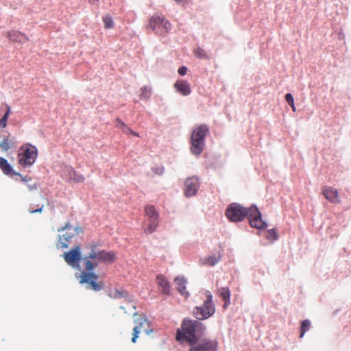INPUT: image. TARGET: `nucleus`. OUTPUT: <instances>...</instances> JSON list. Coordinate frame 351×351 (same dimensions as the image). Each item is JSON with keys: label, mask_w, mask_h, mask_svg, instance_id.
<instances>
[{"label": "nucleus", "mask_w": 351, "mask_h": 351, "mask_svg": "<svg viewBox=\"0 0 351 351\" xmlns=\"http://www.w3.org/2000/svg\"><path fill=\"white\" fill-rule=\"evenodd\" d=\"M204 330V326L199 321L184 319L181 328L176 331V339L184 340L191 346H193L197 342L198 337L203 334Z\"/></svg>", "instance_id": "obj_1"}, {"label": "nucleus", "mask_w": 351, "mask_h": 351, "mask_svg": "<svg viewBox=\"0 0 351 351\" xmlns=\"http://www.w3.org/2000/svg\"><path fill=\"white\" fill-rule=\"evenodd\" d=\"M208 132L207 125L202 124L196 127L191 133V151L193 154H200L204 147L205 136Z\"/></svg>", "instance_id": "obj_2"}, {"label": "nucleus", "mask_w": 351, "mask_h": 351, "mask_svg": "<svg viewBox=\"0 0 351 351\" xmlns=\"http://www.w3.org/2000/svg\"><path fill=\"white\" fill-rule=\"evenodd\" d=\"M38 156L37 148L29 143L23 145L19 151V164L23 167L32 166L36 161Z\"/></svg>", "instance_id": "obj_3"}, {"label": "nucleus", "mask_w": 351, "mask_h": 351, "mask_svg": "<svg viewBox=\"0 0 351 351\" xmlns=\"http://www.w3.org/2000/svg\"><path fill=\"white\" fill-rule=\"evenodd\" d=\"M58 231L59 232H64V233L59 236L58 247L67 248L71 239L75 236L82 233L83 229L80 226L73 227L67 223L64 227L59 228Z\"/></svg>", "instance_id": "obj_4"}, {"label": "nucleus", "mask_w": 351, "mask_h": 351, "mask_svg": "<svg viewBox=\"0 0 351 351\" xmlns=\"http://www.w3.org/2000/svg\"><path fill=\"white\" fill-rule=\"evenodd\" d=\"M206 300L202 306H196L194 309V316L199 320L206 319L211 316L215 312L214 305L212 302V295L210 292L205 293Z\"/></svg>", "instance_id": "obj_5"}, {"label": "nucleus", "mask_w": 351, "mask_h": 351, "mask_svg": "<svg viewBox=\"0 0 351 351\" xmlns=\"http://www.w3.org/2000/svg\"><path fill=\"white\" fill-rule=\"evenodd\" d=\"M149 25L156 34L159 35L168 33L171 29V24L169 21L157 14L151 17Z\"/></svg>", "instance_id": "obj_6"}, {"label": "nucleus", "mask_w": 351, "mask_h": 351, "mask_svg": "<svg viewBox=\"0 0 351 351\" xmlns=\"http://www.w3.org/2000/svg\"><path fill=\"white\" fill-rule=\"evenodd\" d=\"M226 215L232 221H241L248 215V209L239 204L232 203L227 208Z\"/></svg>", "instance_id": "obj_7"}, {"label": "nucleus", "mask_w": 351, "mask_h": 351, "mask_svg": "<svg viewBox=\"0 0 351 351\" xmlns=\"http://www.w3.org/2000/svg\"><path fill=\"white\" fill-rule=\"evenodd\" d=\"M97 278L98 276L93 272L83 271L80 276L79 282L80 284L87 283L91 289L99 291L104 289V284L102 281L97 282Z\"/></svg>", "instance_id": "obj_8"}, {"label": "nucleus", "mask_w": 351, "mask_h": 351, "mask_svg": "<svg viewBox=\"0 0 351 351\" xmlns=\"http://www.w3.org/2000/svg\"><path fill=\"white\" fill-rule=\"evenodd\" d=\"M250 224L252 227L257 229H265L267 228V223L262 219L261 213L256 205H252L248 208V215Z\"/></svg>", "instance_id": "obj_9"}, {"label": "nucleus", "mask_w": 351, "mask_h": 351, "mask_svg": "<svg viewBox=\"0 0 351 351\" xmlns=\"http://www.w3.org/2000/svg\"><path fill=\"white\" fill-rule=\"evenodd\" d=\"M65 262L74 267L79 266L81 260V248L77 245L69 252H64L63 254Z\"/></svg>", "instance_id": "obj_10"}, {"label": "nucleus", "mask_w": 351, "mask_h": 351, "mask_svg": "<svg viewBox=\"0 0 351 351\" xmlns=\"http://www.w3.org/2000/svg\"><path fill=\"white\" fill-rule=\"evenodd\" d=\"M184 193L186 197L195 195L199 187L198 178L195 176L188 178L184 182Z\"/></svg>", "instance_id": "obj_11"}, {"label": "nucleus", "mask_w": 351, "mask_h": 351, "mask_svg": "<svg viewBox=\"0 0 351 351\" xmlns=\"http://www.w3.org/2000/svg\"><path fill=\"white\" fill-rule=\"evenodd\" d=\"M189 351H217V341L205 339L193 345Z\"/></svg>", "instance_id": "obj_12"}, {"label": "nucleus", "mask_w": 351, "mask_h": 351, "mask_svg": "<svg viewBox=\"0 0 351 351\" xmlns=\"http://www.w3.org/2000/svg\"><path fill=\"white\" fill-rule=\"evenodd\" d=\"M322 193L325 198L330 202L335 204H339L341 203L339 192L336 189L330 186H324L322 188Z\"/></svg>", "instance_id": "obj_13"}, {"label": "nucleus", "mask_w": 351, "mask_h": 351, "mask_svg": "<svg viewBox=\"0 0 351 351\" xmlns=\"http://www.w3.org/2000/svg\"><path fill=\"white\" fill-rule=\"evenodd\" d=\"M173 87L175 88L176 90L182 96H187L191 93L190 84L184 80H177L174 83Z\"/></svg>", "instance_id": "obj_14"}, {"label": "nucleus", "mask_w": 351, "mask_h": 351, "mask_svg": "<svg viewBox=\"0 0 351 351\" xmlns=\"http://www.w3.org/2000/svg\"><path fill=\"white\" fill-rule=\"evenodd\" d=\"M7 37L12 43H25L29 41V37L18 30H11L8 32Z\"/></svg>", "instance_id": "obj_15"}, {"label": "nucleus", "mask_w": 351, "mask_h": 351, "mask_svg": "<svg viewBox=\"0 0 351 351\" xmlns=\"http://www.w3.org/2000/svg\"><path fill=\"white\" fill-rule=\"evenodd\" d=\"M156 282L164 294H166V295L170 294V293H171L170 285H169L168 280L166 279V278L163 275L158 274L156 276Z\"/></svg>", "instance_id": "obj_16"}, {"label": "nucleus", "mask_w": 351, "mask_h": 351, "mask_svg": "<svg viewBox=\"0 0 351 351\" xmlns=\"http://www.w3.org/2000/svg\"><path fill=\"white\" fill-rule=\"evenodd\" d=\"M149 322L147 319H142L138 325H136L133 328V333H132V342L135 343L136 341V339L138 337V334L141 332V330H144L146 332H148L147 326H148Z\"/></svg>", "instance_id": "obj_17"}, {"label": "nucleus", "mask_w": 351, "mask_h": 351, "mask_svg": "<svg viewBox=\"0 0 351 351\" xmlns=\"http://www.w3.org/2000/svg\"><path fill=\"white\" fill-rule=\"evenodd\" d=\"M0 169L5 175L10 176L13 175H16L19 176H21V174H20L19 173H16L14 171L12 166L8 163L7 160H5L3 157H0Z\"/></svg>", "instance_id": "obj_18"}, {"label": "nucleus", "mask_w": 351, "mask_h": 351, "mask_svg": "<svg viewBox=\"0 0 351 351\" xmlns=\"http://www.w3.org/2000/svg\"><path fill=\"white\" fill-rule=\"evenodd\" d=\"M16 142L14 137L9 134L3 138V140L0 142V149L3 152H7L9 149L15 147Z\"/></svg>", "instance_id": "obj_19"}, {"label": "nucleus", "mask_w": 351, "mask_h": 351, "mask_svg": "<svg viewBox=\"0 0 351 351\" xmlns=\"http://www.w3.org/2000/svg\"><path fill=\"white\" fill-rule=\"evenodd\" d=\"M98 247L99 244L97 242H91L90 243L86 245V248L90 251L87 257L88 258L100 261L101 255L100 251H97Z\"/></svg>", "instance_id": "obj_20"}, {"label": "nucleus", "mask_w": 351, "mask_h": 351, "mask_svg": "<svg viewBox=\"0 0 351 351\" xmlns=\"http://www.w3.org/2000/svg\"><path fill=\"white\" fill-rule=\"evenodd\" d=\"M176 284V289L178 292L185 298H187L189 295L186 289V280L184 277H176L174 280Z\"/></svg>", "instance_id": "obj_21"}, {"label": "nucleus", "mask_w": 351, "mask_h": 351, "mask_svg": "<svg viewBox=\"0 0 351 351\" xmlns=\"http://www.w3.org/2000/svg\"><path fill=\"white\" fill-rule=\"evenodd\" d=\"M100 262L112 263L116 259V253L114 252L100 251Z\"/></svg>", "instance_id": "obj_22"}, {"label": "nucleus", "mask_w": 351, "mask_h": 351, "mask_svg": "<svg viewBox=\"0 0 351 351\" xmlns=\"http://www.w3.org/2000/svg\"><path fill=\"white\" fill-rule=\"evenodd\" d=\"M230 291L228 288L221 289V298L224 301L223 308H226L230 304Z\"/></svg>", "instance_id": "obj_23"}, {"label": "nucleus", "mask_w": 351, "mask_h": 351, "mask_svg": "<svg viewBox=\"0 0 351 351\" xmlns=\"http://www.w3.org/2000/svg\"><path fill=\"white\" fill-rule=\"evenodd\" d=\"M145 212L149 219H158V215L154 206L147 205L145 208Z\"/></svg>", "instance_id": "obj_24"}, {"label": "nucleus", "mask_w": 351, "mask_h": 351, "mask_svg": "<svg viewBox=\"0 0 351 351\" xmlns=\"http://www.w3.org/2000/svg\"><path fill=\"white\" fill-rule=\"evenodd\" d=\"M69 179L75 182H82L84 180V178L82 175L77 174L73 169H70L69 171Z\"/></svg>", "instance_id": "obj_25"}, {"label": "nucleus", "mask_w": 351, "mask_h": 351, "mask_svg": "<svg viewBox=\"0 0 351 351\" xmlns=\"http://www.w3.org/2000/svg\"><path fill=\"white\" fill-rule=\"evenodd\" d=\"M158 219H149V224L144 231L147 234L153 233L157 228Z\"/></svg>", "instance_id": "obj_26"}, {"label": "nucleus", "mask_w": 351, "mask_h": 351, "mask_svg": "<svg viewBox=\"0 0 351 351\" xmlns=\"http://www.w3.org/2000/svg\"><path fill=\"white\" fill-rule=\"evenodd\" d=\"M6 111L3 116L0 119V128H5L7 126L8 119L11 114V108L6 105Z\"/></svg>", "instance_id": "obj_27"}, {"label": "nucleus", "mask_w": 351, "mask_h": 351, "mask_svg": "<svg viewBox=\"0 0 351 351\" xmlns=\"http://www.w3.org/2000/svg\"><path fill=\"white\" fill-rule=\"evenodd\" d=\"M6 111L3 116L0 119V128H5L7 126L8 119L11 114V108L6 105Z\"/></svg>", "instance_id": "obj_28"}, {"label": "nucleus", "mask_w": 351, "mask_h": 351, "mask_svg": "<svg viewBox=\"0 0 351 351\" xmlns=\"http://www.w3.org/2000/svg\"><path fill=\"white\" fill-rule=\"evenodd\" d=\"M218 262L217 258L215 256H209L207 258H202L200 260L201 265L207 266H213Z\"/></svg>", "instance_id": "obj_29"}, {"label": "nucleus", "mask_w": 351, "mask_h": 351, "mask_svg": "<svg viewBox=\"0 0 351 351\" xmlns=\"http://www.w3.org/2000/svg\"><path fill=\"white\" fill-rule=\"evenodd\" d=\"M152 90L147 86H143L141 88L140 97L141 99H148L151 96Z\"/></svg>", "instance_id": "obj_30"}, {"label": "nucleus", "mask_w": 351, "mask_h": 351, "mask_svg": "<svg viewBox=\"0 0 351 351\" xmlns=\"http://www.w3.org/2000/svg\"><path fill=\"white\" fill-rule=\"evenodd\" d=\"M311 326V322L308 319H305L302 322L300 337H303L305 332L308 331Z\"/></svg>", "instance_id": "obj_31"}, {"label": "nucleus", "mask_w": 351, "mask_h": 351, "mask_svg": "<svg viewBox=\"0 0 351 351\" xmlns=\"http://www.w3.org/2000/svg\"><path fill=\"white\" fill-rule=\"evenodd\" d=\"M109 295L112 298L118 299L125 296L127 295V293L124 291H119L118 289H115L114 291H112Z\"/></svg>", "instance_id": "obj_32"}, {"label": "nucleus", "mask_w": 351, "mask_h": 351, "mask_svg": "<svg viewBox=\"0 0 351 351\" xmlns=\"http://www.w3.org/2000/svg\"><path fill=\"white\" fill-rule=\"evenodd\" d=\"M103 22L104 23V27L106 29L112 28L114 25L112 19L110 15H106L104 16Z\"/></svg>", "instance_id": "obj_33"}, {"label": "nucleus", "mask_w": 351, "mask_h": 351, "mask_svg": "<svg viewBox=\"0 0 351 351\" xmlns=\"http://www.w3.org/2000/svg\"><path fill=\"white\" fill-rule=\"evenodd\" d=\"M278 233L274 229H271L267 231L266 237L268 240H269L271 242H274L278 239Z\"/></svg>", "instance_id": "obj_34"}, {"label": "nucleus", "mask_w": 351, "mask_h": 351, "mask_svg": "<svg viewBox=\"0 0 351 351\" xmlns=\"http://www.w3.org/2000/svg\"><path fill=\"white\" fill-rule=\"evenodd\" d=\"M85 260V268L88 271V272L93 270L97 266V263H93L90 260L87 259L86 258H84Z\"/></svg>", "instance_id": "obj_35"}, {"label": "nucleus", "mask_w": 351, "mask_h": 351, "mask_svg": "<svg viewBox=\"0 0 351 351\" xmlns=\"http://www.w3.org/2000/svg\"><path fill=\"white\" fill-rule=\"evenodd\" d=\"M194 53L195 56L197 57L198 58H208L206 51L204 49H201L200 47H197V49H195L194 50Z\"/></svg>", "instance_id": "obj_36"}, {"label": "nucleus", "mask_w": 351, "mask_h": 351, "mask_svg": "<svg viewBox=\"0 0 351 351\" xmlns=\"http://www.w3.org/2000/svg\"><path fill=\"white\" fill-rule=\"evenodd\" d=\"M285 100L290 105L293 112L295 111V107L294 105V99L291 93H287L285 95Z\"/></svg>", "instance_id": "obj_37"}, {"label": "nucleus", "mask_w": 351, "mask_h": 351, "mask_svg": "<svg viewBox=\"0 0 351 351\" xmlns=\"http://www.w3.org/2000/svg\"><path fill=\"white\" fill-rule=\"evenodd\" d=\"M114 123H115V126L118 128H120L121 130H123L126 125L125 124L124 122H123L119 118H117L114 121Z\"/></svg>", "instance_id": "obj_38"}, {"label": "nucleus", "mask_w": 351, "mask_h": 351, "mask_svg": "<svg viewBox=\"0 0 351 351\" xmlns=\"http://www.w3.org/2000/svg\"><path fill=\"white\" fill-rule=\"evenodd\" d=\"M178 72L180 75L183 76L186 74L187 68L185 66H182L178 69Z\"/></svg>", "instance_id": "obj_39"}, {"label": "nucleus", "mask_w": 351, "mask_h": 351, "mask_svg": "<svg viewBox=\"0 0 351 351\" xmlns=\"http://www.w3.org/2000/svg\"><path fill=\"white\" fill-rule=\"evenodd\" d=\"M153 171L158 175H161V174H162V173L164 171V167H154V168H153Z\"/></svg>", "instance_id": "obj_40"}, {"label": "nucleus", "mask_w": 351, "mask_h": 351, "mask_svg": "<svg viewBox=\"0 0 351 351\" xmlns=\"http://www.w3.org/2000/svg\"><path fill=\"white\" fill-rule=\"evenodd\" d=\"M43 206H41L40 207H39L38 208H36V209H34V208H32V206L29 208V211L31 213H41L42 210H43Z\"/></svg>", "instance_id": "obj_41"}, {"label": "nucleus", "mask_w": 351, "mask_h": 351, "mask_svg": "<svg viewBox=\"0 0 351 351\" xmlns=\"http://www.w3.org/2000/svg\"><path fill=\"white\" fill-rule=\"evenodd\" d=\"M124 133L128 134H131V132H132V130L130 129L129 127H128L127 125L125 126V128L122 130Z\"/></svg>", "instance_id": "obj_42"}, {"label": "nucleus", "mask_w": 351, "mask_h": 351, "mask_svg": "<svg viewBox=\"0 0 351 351\" xmlns=\"http://www.w3.org/2000/svg\"><path fill=\"white\" fill-rule=\"evenodd\" d=\"M128 308H131L132 309L133 311H134L136 309V306H135V304L134 302H132V301H130L129 303H128Z\"/></svg>", "instance_id": "obj_43"}, {"label": "nucleus", "mask_w": 351, "mask_h": 351, "mask_svg": "<svg viewBox=\"0 0 351 351\" xmlns=\"http://www.w3.org/2000/svg\"><path fill=\"white\" fill-rule=\"evenodd\" d=\"M19 177L21 178V180L25 182H29V180H31V178L28 176L23 177L21 175V176H19Z\"/></svg>", "instance_id": "obj_44"}, {"label": "nucleus", "mask_w": 351, "mask_h": 351, "mask_svg": "<svg viewBox=\"0 0 351 351\" xmlns=\"http://www.w3.org/2000/svg\"><path fill=\"white\" fill-rule=\"evenodd\" d=\"M36 184H33V185H28V189L29 191H32V190H34V189H36Z\"/></svg>", "instance_id": "obj_45"}, {"label": "nucleus", "mask_w": 351, "mask_h": 351, "mask_svg": "<svg viewBox=\"0 0 351 351\" xmlns=\"http://www.w3.org/2000/svg\"><path fill=\"white\" fill-rule=\"evenodd\" d=\"M175 1L178 3H184L187 1V0H175Z\"/></svg>", "instance_id": "obj_46"}, {"label": "nucleus", "mask_w": 351, "mask_h": 351, "mask_svg": "<svg viewBox=\"0 0 351 351\" xmlns=\"http://www.w3.org/2000/svg\"><path fill=\"white\" fill-rule=\"evenodd\" d=\"M131 134L134 135V136H139V134L138 133L134 132L132 130V132H131Z\"/></svg>", "instance_id": "obj_47"}, {"label": "nucleus", "mask_w": 351, "mask_h": 351, "mask_svg": "<svg viewBox=\"0 0 351 351\" xmlns=\"http://www.w3.org/2000/svg\"><path fill=\"white\" fill-rule=\"evenodd\" d=\"M121 308L122 309H123L125 311V313H127V311H125L127 308L124 307V306H121Z\"/></svg>", "instance_id": "obj_48"}, {"label": "nucleus", "mask_w": 351, "mask_h": 351, "mask_svg": "<svg viewBox=\"0 0 351 351\" xmlns=\"http://www.w3.org/2000/svg\"><path fill=\"white\" fill-rule=\"evenodd\" d=\"M99 1V0H90V2H91V3H95V2H97V1Z\"/></svg>", "instance_id": "obj_49"}, {"label": "nucleus", "mask_w": 351, "mask_h": 351, "mask_svg": "<svg viewBox=\"0 0 351 351\" xmlns=\"http://www.w3.org/2000/svg\"><path fill=\"white\" fill-rule=\"evenodd\" d=\"M130 313H133L134 315H136V313H135V312H132V311H130Z\"/></svg>", "instance_id": "obj_50"}]
</instances>
